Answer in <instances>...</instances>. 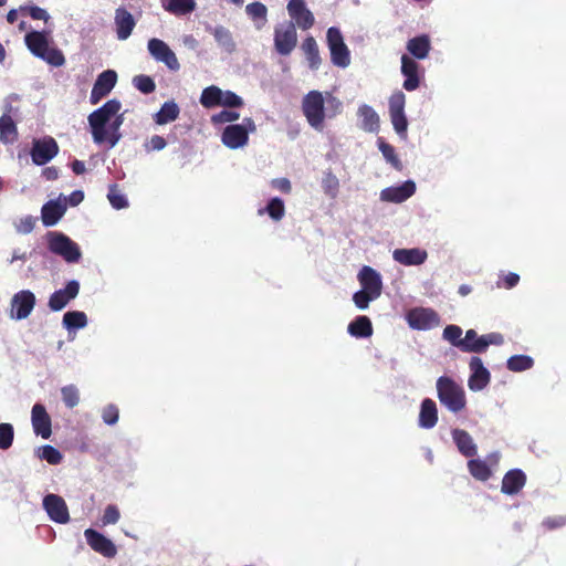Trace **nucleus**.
I'll return each mask as SVG.
<instances>
[{"label": "nucleus", "mask_w": 566, "mask_h": 566, "mask_svg": "<svg viewBox=\"0 0 566 566\" xmlns=\"http://www.w3.org/2000/svg\"><path fill=\"white\" fill-rule=\"evenodd\" d=\"M343 111V103L329 92L310 91L302 99V112L308 125L323 132L325 118H333Z\"/></svg>", "instance_id": "obj_1"}, {"label": "nucleus", "mask_w": 566, "mask_h": 566, "mask_svg": "<svg viewBox=\"0 0 566 566\" xmlns=\"http://www.w3.org/2000/svg\"><path fill=\"white\" fill-rule=\"evenodd\" d=\"M30 52L36 57L42 59L52 66L59 67L65 63L64 54L55 46H50L45 32L31 31L24 38Z\"/></svg>", "instance_id": "obj_2"}, {"label": "nucleus", "mask_w": 566, "mask_h": 566, "mask_svg": "<svg viewBox=\"0 0 566 566\" xmlns=\"http://www.w3.org/2000/svg\"><path fill=\"white\" fill-rule=\"evenodd\" d=\"M437 392L441 405L451 412L458 413L467 406L463 387L448 376H441L438 378Z\"/></svg>", "instance_id": "obj_3"}, {"label": "nucleus", "mask_w": 566, "mask_h": 566, "mask_svg": "<svg viewBox=\"0 0 566 566\" xmlns=\"http://www.w3.org/2000/svg\"><path fill=\"white\" fill-rule=\"evenodd\" d=\"M120 102L116 98H113L90 114L88 124L91 126L92 136L95 143L102 144L106 142V124L113 116L117 115V113L120 111Z\"/></svg>", "instance_id": "obj_4"}, {"label": "nucleus", "mask_w": 566, "mask_h": 566, "mask_svg": "<svg viewBox=\"0 0 566 566\" xmlns=\"http://www.w3.org/2000/svg\"><path fill=\"white\" fill-rule=\"evenodd\" d=\"M49 250L63 258L67 263H76L82 256L80 247L62 232H49Z\"/></svg>", "instance_id": "obj_5"}, {"label": "nucleus", "mask_w": 566, "mask_h": 566, "mask_svg": "<svg viewBox=\"0 0 566 566\" xmlns=\"http://www.w3.org/2000/svg\"><path fill=\"white\" fill-rule=\"evenodd\" d=\"M331 60L334 65L346 67L350 63V54L339 29L331 27L326 33Z\"/></svg>", "instance_id": "obj_6"}, {"label": "nucleus", "mask_w": 566, "mask_h": 566, "mask_svg": "<svg viewBox=\"0 0 566 566\" xmlns=\"http://www.w3.org/2000/svg\"><path fill=\"white\" fill-rule=\"evenodd\" d=\"M297 33L293 22L280 24L274 30V46L281 55H289L296 46Z\"/></svg>", "instance_id": "obj_7"}, {"label": "nucleus", "mask_w": 566, "mask_h": 566, "mask_svg": "<svg viewBox=\"0 0 566 566\" xmlns=\"http://www.w3.org/2000/svg\"><path fill=\"white\" fill-rule=\"evenodd\" d=\"M148 51L156 61L164 63L169 70L178 71L180 69L176 54L163 40L150 39L148 41Z\"/></svg>", "instance_id": "obj_8"}, {"label": "nucleus", "mask_w": 566, "mask_h": 566, "mask_svg": "<svg viewBox=\"0 0 566 566\" xmlns=\"http://www.w3.org/2000/svg\"><path fill=\"white\" fill-rule=\"evenodd\" d=\"M59 153V146L54 138L46 137L33 142L31 149L32 161L38 166H43L53 159Z\"/></svg>", "instance_id": "obj_9"}, {"label": "nucleus", "mask_w": 566, "mask_h": 566, "mask_svg": "<svg viewBox=\"0 0 566 566\" xmlns=\"http://www.w3.org/2000/svg\"><path fill=\"white\" fill-rule=\"evenodd\" d=\"M407 321L413 329H430L439 324V315L431 308L416 307L408 312Z\"/></svg>", "instance_id": "obj_10"}, {"label": "nucleus", "mask_w": 566, "mask_h": 566, "mask_svg": "<svg viewBox=\"0 0 566 566\" xmlns=\"http://www.w3.org/2000/svg\"><path fill=\"white\" fill-rule=\"evenodd\" d=\"M85 539L88 546L96 553L104 557L113 558L117 554L115 544L102 533L87 528L84 532Z\"/></svg>", "instance_id": "obj_11"}, {"label": "nucleus", "mask_w": 566, "mask_h": 566, "mask_svg": "<svg viewBox=\"0 0 566 566\" xmlns=\"http://www.w3.org/2000/svg\"><path fill=\"white\" fill-rule=\"evenodd\" d=\"M43 507L55 523L65 524L70 521L69 509L60 495L48 494L43 499Z\"/></svg>", "instance_id": "obj_12"}, {"label": "nucleus", "mask_w": 566, "mask_h": 566, "mask_svg": "<svg viewBox=\"0 0 566 566\" xmlns=\"http://www.w3.org/2000/svg\"><path fill=\"white\" fill-rule=\"evenodd\" d=\"M471 375L468 380V386L472 391H480L484 389L490 380V371L484 367L483 361L478 356H472L469 363Z\"/></svg>", "instance_id": "obj_13"}, {"label": "nucleus", "mask_w": 566, "mask_h": 566, "mask_svg": "<svg viewBox=\"0 0 566 566\" xmlns=\"http://www.w3.org/2000/svg\"><path fill=\"white\" fill-rule=\"evenodd\" d=\"M116 81H117V74L115 71L106 70V71L102 72L97 76V78L93 85V88L91 91V95H90L91 104L96 105L97 103H99V101L102 98H104L113 90V87L116 84Z\"/></svg>", "instance_id": "obj_14"}, {"label": "nucleus", "mask_w": 566, "mask_h": 566, "mask_svg": "<svg viewBox=\"0 0 566 566\" xmlns=\"http://www.w3.org/2000/svg\"><path fill=\"white\" fill-rule=\"evenodd\" d=\"M80 292V283L72 280L66 283L65 287L55 291L49 298V307L53 312L63 310L71 300L75 298Z\"/></svg>", "instance_id": "obj_15"}, {"label": "nucleus", "mask_w": 566, "mask_h": 566, "mask_svg": "<svg viewBox=\"0 0 566 566\" xmlns=\"http://www.w3.org/2000/svg\"><path fill=\"white\" fill-rule=\"evenodd\" d=\"M290 17L302 30L311 29L315 23L313 13L306 8L304 0H290L287 3Z\"/></svg>", "instance_id": "obj_16"}, {"label": "nucleus", "mask_w": 566, "mask_h": 566, "mask_svg": "<svg viewBox=\"0 0 566 566\" xmlns=\"http://www.w3.org/2000/svg\"><path fill=\"white\" fill-rule=\"evenodd\" d=\"M401 73L406 77L402 84L406 91L412 92L420 86V65L407 54L401 56Z\"/></svg>", "instance_id": "obj_17"}, {"label": "nucleus", "mask_w": 566, "mask_h": 566, "mask_svg": "<svg viewBox=\"0 0 566 566\" xmlns=\"http://www.w3.org/2000/svg\"><path fill=\"white\" fill-rule=\"evenodd\" d=\"M31 421L33 431L43 439H49L52 434V422L46 409L41 403H35L31 411Z\"/></svg>", "instance_id": "obj_18"}, {"label": "nucleus", "mask_w": 566, "mask_h": 566, "mask_svg": "<svg viewBox=\"0 0 566 566\" xmlns=\"http://www.w3.org/2000/svg\"><path fill=\"white\" fill-rule=\"evenodd\" d=\"M221 140L231 149L243 147L249 140L248 129L239 124L228 125L223 129Z\"/></svg>", "instance_id": "obj_19"}, {"label": "nucleus", "mask_w": 566, "mask_h": 566, "mask_svg": "<svg viewBox=\"0 0 566 566\" xmlns=\"http://www.w3.org/2000/svg\"><path fill=\"white\" fill-rule=\"evenodd\" d=\"M416 191V184L407 180L397 187H388L381 190L380 199L386 202L400 203L410 198Z\"/></svg>", "instance_id": "obj_20"}, {"label": "nucleus", "mask_w": 566, "mask_h": 566, "mask_svg": "<svg viewBox=\"0 0 566 566\" xmlns=\"http://www.w3.org/2000/svg\"><path fill=\"white\" fill-rule=\"evenodd\" d=\"M11 304L15 317L23 319L31 314L35 305V296L31 291L23 290L13 295Z\"/></svg>", "instance_id": "obj_21"}, {"label": "nucleus", "mask_w": 566, "mask_h": 566, "mask_svg": "<svg viewBox=\"0 0 566 566\" xmlns=\"http://www.w3.org/2000/svg\"><path fill=\"white\" fill-rule=\"evenodd\" d=\"M358 281L361 285V290L374 294L379 297L382 290V282L380 274L373 268L365 265L358 273Z\"/></svg>", "instance_id": "obj_22"}, {"label": "nucleus", "mask_w": 566, "mask_h": 566, "mask_svg": "<svg viewBox=\"0 0 566 566\" xmlns=\"http://www.w3.org/2000/svg\"><path fill=\"white\" fill-rule=\"evenodd\" d=\"M526 483V474L521 469L507 471L502 480L501 491L507 495L517 494Z\"/></svg>", "instance_id": "obj_23"}, {"label": "nucleus", "mask_w": 566, "mask_h": 566, "mask_svg": "<svg viewBox=\"0 0 566 566\" xmlns=\"http://www.w3.org/2000/svg\"><path fill=\"white\" fill-rule=\"evenodd\" d=\"M115 25L118 40H126L130 36L136 22L132 13L120 7L115 11Z\"/></svg>", "instance_id": "obj_24"}, {"label": "nucleus", "mask_w": 566, "mask_h": 566, "mask_svg": "<svg viewBox=\"0 0 566 566\" xmlns=\"http://www.w3.org/2000/svg\"><path fill=\"white\" fill-rule=\"evenodd\" d=\"M392 258L396 262L402 265H420L424 263L428 258L427 251L412 248V249H396L392 253Z\"/></svg>", "instance_id": "obj_25"}, {"label": "nucleus", "mask_w": 566, "mask_h": 566, "mask_svg": "<svg viewBox=\"0 0 566 566\" xmlns=\"http://www.w3.org/2000/svg\"><path fill=\"white\" fill-rule=\"evenodd\" d=\"M437 422L438 409L436 402L430 398L423 399L420 406L418 419L419 427L424 429H431L437 424Z\"/></svg>", "instance_id": "obj_26"}, {"label": "nucleus", "mask_w": 566, "mask_h": 566, "mask_svg": "<svg viewBox=\"0 0 566 566\" xmlns=\"http://www.w3.org/2000/svg\"><path fill=\"white\" fill-rule=\"evenodd\" d=\"M453 441L459 450V452L467 457L472 458L476 454L478 448L474 443L472 437L462 429H453L452 430Z\"/></svg>", "instance_id": "obj_27"}, {"label": "nucleus", "mask_w": 566, "mask_h": 566, "mask_svg": "<svg viewBox=\"0 0 566 566\" xmlns=\"http://www.w3.org/2000/svg\"><path fill=\"white\" fill-rule=\"evenodd\" d=\"M406 48L415 59L423 60L431 50L430 38L427 34L415 36L407 42Z\"/></svg>", "instance_id": "obj_28"}, {"label": "nucleus", "mask_w": 566, "mask_h": 566, "mask_svg": "<svg viewBox=\"0 0 566 566\" xmlns=\"http://www.w3.org/2000/svg\"><path fill=\"white\" fill-rule=\"evenodd\" d=\"M64 212L65 206L59 201L51 200L46 202L41 210L43 224L45 227L54 226L63 217Z\"/></svg>", "instance_id": "obj_29"}, {"label": "nucleus", "mask_w": 566, "mask_h": 566, "mask_svg": "<svg viewBox=\"0 0 566 566\" xmlns=\"http://www.w3.org/2000/svg\"><path fill=\"white\" fill-rule=\"evenodd\" d=\"M348 333L356 338H367L373 335V324L368 316H357L347 327Z\"/></svg>", "instance_id": "obj_30"}, {"label": "nucleus", "mask_w": 566, "mask_h": 566, "mask_svg": "<svg viewBox=\"0 0 566 566\" xmlns=\"http://www.w3.org/2000/svg\"><path fill=\"white\" fill-rule=\"evenodd\" d=\"M18 137L19 134L13 118L8 114H3L0 117V142L13 144L18 140Z\"/></svg>", "instance_id": "obj_31"}, {"label": "nucleus", "mask_w": 566, "mask_h": 566, "mask_svg": "<svg viewBox=\"0 0 566 566\" xmlns=\"http://www.w3.org/2000/svg\"><path fill=\"white\" fill-rule=\"evenodd\" d=\"M358 115L361 118V128L365 132L375 133L379 129V116L373 107L361 105L358 108Z\"/></svg>", "instance_id": "obj_32"}, {"label": "nucleus", "mask_w": 566, "mask_h": 566, "mask_svg": "<svg viewBox=\"0 0 566 566\" xmlns=\"http://www.w3.org/2000/svg\"><path fill=\"white\" fill-rule=\"evenodd\" d=\"M302 51L304 52L308 65L312 70H317L321 65V56L318 45L313 36H307L302 43Z\"/></svg>", "instance_id": "obj_33"}, {"label": "nucleus", "mask_w": 566, "mask_h": 566, "mask_svg": "<svg viewBox=\"0 0 566 566\" xmlns=\"http://www.w3.org/2000/svg\"><path fill=\"white\" fill-rule=\"evenodd\" d=\"M180 113V108L176 102L169 101L165 102L160 109L155 115V122L158 125H165L167 123L174 122L178 118Z\"/></svg>", "instance_id": "obj_34"}, {"label": "nucleus", "mask_w": 566, "mask_h": 566, "mask_svg": "<svg viewBox=\"0 0 566 566\" xmlns=\"http://www.w3.org/2000/svg\"><path fill=\"white\" fill-rule=\"evenodd\" d=\"M468 469L470 474L478 481H488L492 475L491 469L486 462L481 459L469 460Z\"/></svg>", "instance_id": "obj_35"}, {"label": "nucleus", "mask_w": 566, "mask_h": 566, "mask_svg": "<svg viewBox=\"0 0 566 566\" xmlns=\"http://www.w3.org/2000/svg\"><path fill=\"white\" fill-rule=\"evenodd\" d=\"M223 91L218 86L211 85L206 87L200 96V103L206 108H212L220 105Z\"/></svg>", "instance_id": "obj_36"}, {"label": "nucleus", "mask_w": 566, "mask_h": 566, "mask_svg": "<svg viewBox=\"0 0 566 566\" xmlns=\"http://www.w3.org/2000/svg\"><path fill=\"white\" fill-rule=\"evenodd\" d=\"M63 325L66 329H78L87 325V316L81 311H70L63 316Z\"/></svg>", "instance_id": "obj_37"}, {"label": "nucleus", "mask_w": 566, "mask_h": 566, "mask_svg": "<svg viewBox=\"0 0 566 566\" xmlns=\"http://www.w3.org/2000/svg\"><path fill=\"white\" fill-rule=\"evenodd\" d=\"M322 188L324 193L331 199H335L339 192V180L331 169L324 172L322 178Z\"/></svg>", "instance_id": "obj_38"}, {"label": "nucleus", "mask_w": 566, "mask_h": 566, "mask_svg": "<svg viewBox=\"0 0 566 566\" xmlns=\"http://www.w3.org/2000/svg\"><path fill=\"white\" fill-rule=\"evenodd\" d=\"M442 336L452 346L459 348L462 352V347L467 346L464 337L462 338V328L458 325H447L443 329Z\"/></svg>", "instance_id": "obj_39"}, {"label": "nucleus", "mask_w": 566, "mask_h": 566, "mask_svg": "<svg viewBox=\"0 0 566 566\" xmlns=\"http://www.w3.org/2000/svg\"><path fill=\"white\" fill-rule=\"evenodd\" d=\"M266 212L274 221H280L285 214V207L282 199L272 198L265 208L259 209V214Z\"/></svg>", "instance_id": "obj_40"}, {"label": "nucleus", "mask_w": 566, "mask_h": 566, "mask_svg": "<svg viewBox=\"0 0 566 566\" xmlns=\"http://www.w3.org/2000/svg\"><path fill=\"white\" fill-rule=\"evenodd\" d=\"M533 365V358L527 355H514L510 357L506 363L507 369L515 373L531 369Z\"/></svg>", "instance_id": "obj_41"}, {"label": "nucleus", "mask_w": 566, "mask_h": 566, "mask_svg": "<svg viewBox=\"0 0 566 566\" xmlns=\"http://www.w3.org/2000/svg\"><path fill=\"white\" fill-rule=\"evenodd\" d=\"M195 7V0H169L165 9L172 14L182 15L193 11Z\"/></svg>", "instance_id": "obj_42"}, {"label": "nucleus", "mask_w": 566, "mask_h": 566, "mask_svg": "<svg viewBox=\"0 0 566 566\" xmlns=\"http://www.w3.org/2000/svg\"><path fill=\"white\" fill-rule=\"evenodd\" d=\"M247 14L253 21H261L262 25L266 22L268 8L262 2H252L245 7Z\"/></svg>", "instance_id": "obj_43"}, {"label": "nucleus", "mask_w": 566, "mask_h": 566, "mask_svg": "<svg viewBox=\"0 0 566 566\" xmlns=\"http://www.w3.org/2000/svg\"><path fill=\"white\" fill-rule=\"evenodd\" d=\"M63 402L67 408H74L80 402V392L75 385H67L61 388Z\"/></svg>", "instance_id": "obj_44"}, {"label": "nucleus", "mask_w": 566, "mask_h": 566, "mask_svg": "<svg viewBox=\"0 0 566 566\" xmlns=\"http://www.w3.org/2000/svg\"><path fill=\"white\" fill-rule=\"evenodd\" d=\"M378 147H379V150L381 151L382 156L386 158V160L389 164H391V166L394 168L401 170L402 165H401V161L399 160L398 156L396 155L395 148L390 144H388L384 140H379Z\"/></svg>", "instance_id": "obj_45"}, {"label": "nucleus", "mask_w": 566, "mask_h": 566, "mask_svg": "<svg viewBox=\"0 0 566 566\" xmlns=\"http://www.w3.org/2000/svg\"><path fill=\"white\" fill-rule=\"evenodd\" d=\"M114 117V120L111 123L109 128L107 129L106 142H108L109 147H114L118 143L120 138V134L118 133V130L124 122L123 114L117 113V115H115Z\"/></svg>", "instance_id": "obj_46"}, {"label": "nucleus", "mask_w": 566, "mask_h": 566, "mask_svg": "<svg viewBox=\"0 0 566 566\" xmlns=\"http://www.w3.org/2000/svg\"><path fill=\"white\" fill-rule=\"evenodd\" d=\"M216 41L227 50H232L234 46L232 35L224 27H217L212 30Z\"/></svg>", "instance_id": "obj_47"}, {"label": "nucleus", "mask_w": 566, "mask_h": 566, "mask_svg": "<svg viewBox=\"0 0 566 566\" xmlns=\"http://www.w3.org/2000/svg\"><path fill=\"white\" fill-rule=\"evenodd\" d=\"M134 86L144 94H150L156 90L154 80L148 75H136L133 78Z\"/></svg>", "instance_id": "obj_48"}, {"label": "nucleus", "mask_w": 566, "mask_h": 566, "mask_svg": "<svg viewBox=\"0 0 566 566\" xmlns=\"http://www.w3.org/2000/svg\"><path fill=\"white\" fill-rule=\"evenodd\" d=\"M480 340L481 336H479L474 329H468L464 336V343L467 344V346L462 347V352L475 354L484 353V350L475 349V346L480 344Z\"/></svg>", "instance_id": "obj_49"}, {"label": "nucleus", "mask_w": 566, "mask_h": 566, "mask_svg": "<svg viewBox=\"0 0 566 566\" xmlns=\"http://www.w3.org/2000/svg\"><path fill=\"white\" fill-rule=\"evenodd\" d=\"M40 452V458L50 464H59L63 459L62 453L56 448L49 444L43 446Z\"/></svg>", "instance_id": "obj_50"}, {"label": "nucleus", "mask_w": 566, "mask_h": 566, "mask_svg": "<svg viewBox=\"0 0 566 566\" xmlns=\"http://www.w3.org/2000/svg\"><path fill=\"white\" fill-rule=\"evenodd\" d=\"M13 437L14 431L12 424L0 423V449H9L12 446Z\"/></svg>", "instance_id": "obj_51"}, {"label": "nucleus", "mask_w": 566, "mask_h": 566, "mask_svg": "<svg viewBox=\"0 0 566 566\" xmlns=\"http://www.w3.org/2000/svg\"><path fill=\"white\" fill-rule=\"evenodd\" d=\"M504 342L503 336L500 333H489L481 336L480 344L475 346V349L486 352L490 345H502Z\"/></svg>", "instance_id": "obj_52"}, {"label": "nucleus", "mask_w": 566, "mask_h": 566, "mask_svg": "<svg viewBox=\"0 0 566 566\" xmlns=\"http://www.w3.org/2000/svg\"><path fill=\"white\" fill-rule=\"evenodd\" d=\"M107 198L115 209H123L128 206L127 199L117 190L116 185L111 186Z\"/></svg>", "instance_id": "obj_53"}, {"label": "nucleus", "mask_w": 566, "mask_h": 566, "mask_svg": "<svg viewBox=\"0 0 566 566\" xmlns=\"http://www.w3.org/2000/svg\"><path fill=\"white\" fill-rule=\"evenodd\" d=\"M406 95L397 91L389 97V113H405Z\"/></svg>", "instance_id": "obj_54"}, {"label": "nucleus", "mask_w": 566, "mask_h": 566, "mask_svg": "<svg viewBox=\"0 0 566 566\" xmlns=\"http://www.w3.org/2000/svg\"><path fill=\"white\" fill-rule=\"evenodd\" d=\"M376 298L378 297L364 290H360L353 295V301L359 310H366L369 306V303Z\"/></svg>", "instance_id": "obj_55"}, {"label": "nucleus", "mask_w": 566, "mask_h": 566, "mask_svg": "<svg viewBox=\"0 0 566 566\" xmlns=\"http://www.w3.org/2000/svg\"><path fill=\"white\" fill-rule=\"evenodd\" d=\"M392 126L397 134L405 135L408 127V120L405 113H389Z\"/></svg>", "instance_id": "obj_56"}, {"label": "nucleus", "mask_w": 566, "mask_h": 566, "mask_svg": "<svg viewBox=\"0 0 566 566\" xmlns=\"http://www.w3.org/2000/svg\"><path fill=\"white\" fill-rule=\"evenodd\" d=\"M120 517L119 510L116 505L109 504L105 507L102 516L103 525L116 524Z\"/></svg>", "instance_id": "obj_57"}, {"label": "nucleus", "mask_w": 566, "mask_h": 566, "mask_svg": "<svg viewBox=\"0 0 566 566\" xmlns=\"http://www.w3.org/2000/svg\"><path fill=\"white\" fill-rule=\"evenodd\" d=\"M20 11L22 13H28L34 20L48 21L50 18L49 13L38 6H23L20 7Z\"/></svg>", "instance_id": "obj_58"}, {"label": "nucleus", "mask_w": 566, "mask_h": 566, "mask_svg": "<svg viewBox=\"0 0 566 566\" xmlns=\"http://www.w3.org/2000/svg\"><path fill=\"white\" fill-rule=\"evenodd\" d=\"M240 117V114L234 111H221L218 114H214L211 117V120L213 124H223V123H232L234 120H238Z\"/></svg>", "instance_id": "obj_59"}, {"label": "nucleus", "mask_w": 566, "mask_h": 566, "mask_svg": "<svg viewBox=\"0 0 566 566\" xmlns=\"http://www.w3.org/2000/svg\"><path fill=\"white\" fill-rule=\"evenodd\" d=\"M220 105L226 107H241L243 105V101L234 92L226 91L223 92Z\"/></svg>", "instance_id": "obj_60"}, {"label": "nucleus", "mask_w": 566, "mask_h": 566, "mask_svg": "<svg viewBox=\"0 0 566 566\" xmlns=\"http://www.w3.org/2000/svg\"><path fill=\"white\" fill-rule=\"evenodd\" d=\"M119 417V410L115 405H107L102 412L103 421L108 424L113 426L118 421Z\"/></svg>", "instance_id": "obj_61"}, {"label": "nucleus", "mask_w": 566, "mask_h": 566, "mask_svg": "<svg viewBox=\"0 0 566 566\" xmlns=\"http://www.w3.org/2000/svg\"><path fill=\"white\" fill-rule=\"evenodd\" d=\"M547 530H555L566 525V516H549L543 521Z\"/></svg>", "instance_id": "obj_62"}, {"label": "nucleus", "mask_w": 566, "mask_h": 566, "mask_svg": "<svg viewBox=\"0 0 566 566\" xmlns=\"http://www.w3.org/2000/svg\"><path fill=\"white\" fill-rule=\"evenodd\" d=\"M35 226V219L31 216L24 217L20 220L19 224L17 226V229L21 233H30Z\"/></svg>", "instance_id": "obj_63"}, {"label": "nucleus", "mask_w": 566, "mask_h": 566, "mask_svg": "<svg viewBox=\"0 0 566 566\" xmlns=\"http://www.w3.org/2000/svg\"><path fill=\"white\" fill-rule=\"evenodd\" d=\"M271 186L283 193H290L292 190L291 181L287 178H275L271 181Z\"/></svg>", "instance_id": "obj_64"}]
</instances>
